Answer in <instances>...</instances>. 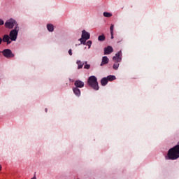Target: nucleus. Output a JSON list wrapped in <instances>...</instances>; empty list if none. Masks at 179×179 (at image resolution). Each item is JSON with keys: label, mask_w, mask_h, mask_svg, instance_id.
I'll return each mask as SVG.
<instances>
[{"label": "nucleus", "mask_w": 179, "mask_h": 179, "mask_svg": "<svg viewBox=\"0 0 179 179\" xmlns=\"http://www.w3.org/2000/svg\"><path fill=\"white\" fill-rule=\"evenodd\" d=\"M179 157V143L177 145L171 148L166 156V160H177Z\"/></svg>", "instance_id": "nucleus-1"}, {"label": "nucleus", "mask_w": 179, "mask_h": 179, "mask_svg": "<svg viewBox=\"0 0 179 179\" xmlns=\"http://www.w3.org/2000/svg\"><path fill=\"white\" fill-rule=\"evenodd\" d=\"M90 38V34L85 30L82 31L81 38L79 39L80 41V44L87 45H92V41H87ZM86 41L87 43H86Z\"/></svg>", "instance_id": "nucleus-2"}, {"label": "nucleus", "mask_w": 179, "mask_h": 179, "mask_svg": "<svg viewBox=\"0 0 179 179\" xmlns=\"http://www.w3.org/2000/svg\"><path fill=\"white\" fill-rule=\"evenodd\" d=\"M87 83L88 86L94 89V90H99V83L96 76H92L89 77Z\"/></svg>", "instance_id": "nucleus-3"}, {"label": "nucleus", "mask_w": 179, "mask_h": 179, "mask_svg": "<svg viewBox=\"0 0 179 179\" xmlns=\"http://www.w3.org/2000/svg\"><path fill=\"white\" fill-rule=\"evenodd\" d=\"M2 54L3 57L6 58H13L15 57V55L13 54L12 50L10 49H5L2 51Z\"/></svg>", "instance_id": "nucleus-4"}, {"label": "nucleus", "mask_w": 179, "mask_h": 179, "mask_svg": "<svg viewBox=\"0 0 179 179\" xmlns=\"http://www.w3.org/2000/svg\"><path fill=\"white\" fill-rule=\"evenodd\" d=\"M15 24H16V21L13 19H10L6 21L5 27H6V29H13Z\"/></svg>", "instance_id": "nucleus-5"}, {"label": "nucleus", "mask_w": 179, "mask_h": 179, "mask_svg": "<svg viewBox=\"0 0 179 179\" xmlns=\"http://www.w3.org/2000/svg\"><path fill=\"white\" fill-rule=\"evenodd\" d=\"M122 52H121V50H120L117 53L115 54V56L113 57V59L114 62H116V63L121 62L122 59Z\"/></svg>", "instance_id": "nucleus-6"}, {"label": "nucleus", "mask_w": 179, "mask_h": 179, "mask_svg": "<svg viewBox=\"0 0 179 179\" xmlns=\"http://www.w3.org/2000/svg\"><path fill=\"white\" fill-rule=\"evenodd\" d=\"M17 31L16 30H11L10 32L9 37L11 41H16V38H17Z\"/></svg>", "instance_id": "nucleus-7"}, {"label": "nucleus", "mask_w": 179, "mask_h": 179, "mask_svg": "<svg viewBox=\"0 0 179 179\" xmlns=\"http://www.w3.org/2000/svg\"><path fill=\"white\" fill-rule=\"evenodd\" d=\"M74 85L76 86V87L77 88H80L82 89V87H85V83H83V81H81L80 80H77L75 81L74 83Z\"/></svg>", "instance_id": "nucleus-8"}, {"label": "nucleus", "mask_w": 179, "mask_h": 179, "mask_svg": "<svg viewBox=\"0 0 179 179\" xmlns=\"http://www.w3.org/2000/svg\"><path fill=\"white\" fill-rule=\"evenodd\" d=\"M113 47L111 46H108L104 48V55H108L113 52Z\"/></svg>", "instance_id": "nucleus-9"}, {"label": "nucleus", "mask_w": 179, "mask_h": 179, "mask_svg": "<svg viewBox=\"0 0 179 179\" xmlns=\"http://www.w3.org/2000/svg\"><path fill=\"white\" fill-rule=\"evenodd\" d=\"M2 41H3V43H7V44H10L12 41L10 40L9 35H4L3 36Z\"/></svg>", "instance_id": "nucleus-10"}, {"label": "nucleus", "mask_w": 179, "mask_h": 179, "mask_svg": "<svg viewBox=\"0 0 179 179\" xmlns=\"http://www.w3.org/2000/svg\"><path fill=\"white\" fill-rule=\"evenodd\" d=\"M108 61H109L108 57H107L106 56L103 57L102 62L101 63V66H103V65H106Z\"/></svg>", "instance_id": "nucleus-11"}, {"label": "nucleus", "mask_w": 179, "mask_h": 179, "mask_svg": "<svg viewBox=\"0 0 179 179\" xmlns=\"http://www.w3.org/2000/svg\"><path fill=\"white\" fill-rule=\"evenodd\" d=\"M73 92L74 94H76V96H77L78 97H79V96H80V90H79V88H78V87L73 88Z\"/></svg>", "instance_id": "nucleus-12"}, {"label": "nucleus", "mask_w": 179, "mask_h": 179, "mask_svg": "<svg viewBox=\"0 0 179 179\" xmlns=\"http://www.w3.org/2000/svg\"><path fill=\"white\" fill-rule=\"evenodd\" d=\"M107 83H108V80L107 78H103L101 80V85L102 86H106V85H107Z\"/></svg>", "instance_id": "nucleus-13"}, {"label": "nucleus", "mask_w": 179, "mask_h": 179, "mask_svg": "<svg viewBox=\"0 0 179 179\" xmlns=\"http://www.w3.org/2000/svg\"><path fill=\"white\" fill-rule=\"evenodd\" d=\"M77 65H78V69H82L83 68V65H85V63H83L80 60L77 61Z\"/></svg>", "instance_id": "nucleus-14"}, {"label": "nucleus", "mask_w": 179, "mask_h": 179, "mask_svg": "<svg viewBox=\"0 0 179 179\" xmlns=\"http://www.w3.org/2000/svg\"><path fill=\"white\" fill-rule=\"evenodd\" d=\"M111 38H114V24H111L110 27Z\"/></svg>", "instance_id": "nucleus-15"}, {"label": "nucleus", "mask_w": 179, "mask_h": 179, "mask_svg": "<svg viewBox=\"0 0 179 179\" xmlns=\"http://www.w3.org/2000/svg\"><path fill=\"white\" fill-rule=\"evenodd\" d=\"M47 29H48V31H54V25H52L51 24H48L47 25Z\"/></svg>", "instance_id": "nucleus-16"}, {"label": "nucleus", "mask_w": 179, "mask_h": 179, "mask_svg": "<svg viewBox=\"0 0 179 179\" xmlns=\"http://www.w3.org/2000/svg\"><path fill=\"white\" fill-rule=\"evenodd\" d=\"M106 79H108V82H113V80H115V76H108Z\"/></svg>", "instance_id": "nucleus-17"}, {"label": "nucleus", "mask_w": 179, "mask_h": 179, "mask_svg": "<svg viewBox=\"0 0 179 179\" xmlns=\"http://www.w3.org/2000/svg\"><path fill=\"white\" fill-rule=\"evenodd\" d=\"M104 40H106V36H104V34H102L98 37L99 41H104Z\"/></svg>", "instance_id": "nucleus-18"}, {"label": "nucleus", "mask_w": 179, "mask_h": 179, "mask_svg": "<svg viewBox=\"0 0 179 179\" xmlns=\"http://www.w3.org/2000/svg\"><path fill=\"white\" fill-rule=\"evenodd\" d=\"M103 16L105 17H111L113 16V14H111L110 13L104 12L103 13Z\"/></svg>", "instance_id": "nucleus-19"}, {"label": "nucleus", "mask_w": 179, "mask_h": 179, "mask_svg": "<svg viewBox=\"0 0 179 179\" xmlns=\"http://www.w3.org/2000/svg\"><path fill=\"white\" fill-rule=\"evenodd\" d=\"M119 66H120V64L115 62V64H113V69H115V71H117V69H118Z\"/></svg>", "instance_id": "nucleus-20"}, {"label": "nucleus", "mask_w": 179, "mask_h": 179, "mask_svg": "<svg viewBox=\"0 0 179 179\" xmlns=\"http://www.w3.org/2000/svg\"><path fill=\"white\" fill-rule=\"evenodd\" d=\"M14 26H15V28L13 30H15L17 33H19V25L16 23Z\"/></svg>", "instance_id": "nucleus-21"}, {"label": "nucleus", "mask_w": 179, "mask_h": 179, "mask_svg": "<svg viewBox=\"0 0 179 179\" xmlns=\"http://www.w3.org/2000/svg\"><path fill=\"white\" fill-rule=\"evenodd\" d=\"M85 65L84 66L85 69H90V64H87V62H85Z\"/></svg>", "instance_id": "nucleus-22"}, {"label": "nucleus", "mask_w": 179, "mask_h": 179, "mask_svg": "<svg viewBox=\"0 0 179 179\" xmlns=\"http://www.w3.org/2000/svg\"><path fill=\"white\" fill-rule=\"evenodd\" d=\"M3 23V21L1 19H0V26H2Z\"/></svg>", "instance_id": "nucleus-23"}, {"label": "nucleus", "mask_w": 179, "mask_h": 179, "mask_svg": "<svg viewBox=\"0 0 179 179\" xmlns=\"http://www.w3.org/2000/svg\"><path fill=\"white\" fill-rule=\"evenodd\" d=\"M69 55H72V49H70L69 50Z\"/></svg>", "instance_id": "nucleus-24"}, {"label": "nucleus", "mask_w": 179, "mask_h": 179, "mask_svg": "<svg viewBox=\"0 0 179 179\" xmlns=\"http://www.w3.org/2000/svg\"><path fill=\"white\" fill-rule=\"evenodd\" d=\"M31 179H37L36 178V174L34 176V177L32 178H31Z\"/></svg>", "instance_id": "nucleus-25"}, {"label": "nucleus", "mask_w": 179, "mask_h": 179, "mask_svg": "<svg viewBox=\"0 0 179 179\" xmlns=\"http://www.w3.org/2000/svg\"><path fill=\"white\" fill-rule=\"evenodd\" d=\"M2 43V38H0V44Z\"/></svg>", "instance_id": "nucleus-26"}, {"label": "nucleus", "mask_w": 179, "mask_h": 179, "mask_svg": "<svg viewBox=\"0 0 179 179\" xmlns=\"http://www.w3.org/2000/svg\"><path fill=\"white\" fill-rule=\"evenodd\" d=\"M2 170V166L0 165V171Z\"/></svg>", "instance_id": "nucleus-27"}, {"label": "nucleus", "mask_w": 179, "mask_h": 179, "mask_svg": "<svg viewBox=\"0 0 179 179\" xmlns=\"http://www.w3.org/2000/svg\"><path fill=\"white\" fill-rule=\"evenodd\" d=\"M45 111L47 113V111H48L47 108L45 109Z\"/></svg>", "instance_id": "nucleus-28"}, {"label": "nucleus", "mask_w": 179, "mask_h": 179, "mask_svg": "<svg viewBox=\"0 0 179 179\" xmlns=\"http://www.w3.org/2000/svg\"><path fill=\"white\" fill-rule=\"evenodd\" d=\"M90 45L88 46V49H90Z\"/></svg>", "instance_id": "nucleus-29"}]
</instances>
